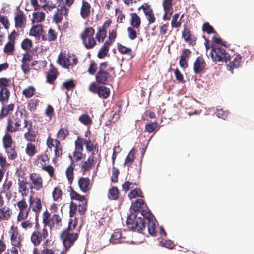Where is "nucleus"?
<instances>
[{"mask_svg": "<svg viewBox=\"0 0 254 254\" xmlns=\"http://www.w3.org/2000/svg\"><path fill=\"white\" fill-rule=\"evenodd\" d=\"M24 121L29 120L24 118L22 111L17 110L13 115L8 117L5 131L9 133H14L24 130Z\"/></svg>", "mask_w": 254, "mask_h": 254, "instance_id": "f257e3e1", "label": "nucleus"}, {"mask_svg": "<svg viewBox=\"0 0 254 254\" xmlns=\"http://www.w3.org/2000/svg\"><path fill=\"white\" fill-rule=\"evenodd\" d=\"M49 233L46 227H40L39 224L37 221L35 223L34 230L32 232L30 237L31 243L35 247L39 246L42 242L44 245H47L48 242V237Z\"/></svg>", "mask_w": 254, "mask_h": 254, "instance_id": "f03ea898", "label": "nucleus"}, {"mask_svg": "<svg viewBox=\"0 0 254 254\" xmlns=\"http://www.w3.org/2000/svg\"><path fill=\"white\" fill-rule=\"evenodd\" d=\"M108 66V62H103L100 64L98 71L95 76L96 83L99 84L108 85L113 80V77L110 73L114 68H109L107 70Z\"/></svg>", "mask_w": 254, "mask_h": 254, "instance_id": "7ed1b4c3", "label": "nucleus"}, {"mask_svg": "<svg viewBox=\"0 0 254 254\" xmlns=\"http://www.w3.org/2000/svg\"><path fill=\"white\" fill-rule=\"evenodd\" d=\"M42 223L44 227H49L51 230L59 229L62 226V219L58 214H53L51 215L46 210L42 214Z\"/></svg>", "mask_w": 254, "mask_h": 254, "instance_id": "20e7f679", "label": "nucleus"}, {"mask_svg": "<svg viewBox=\"0 0 254 254\" xmlns=\"http://www.w3.org/2000/svg\"><path fill=\"white\" fill-rule=\"evenodd\" d=\"M71 226H68L60 234V239L65 248L66 251L69 249L74 245L78 238V232H72Z\"/></svg>", "mask_w": 254, "mask_h": 254, "instance_id": "39448f33", "label": "nucleus"}, {"mask_svg": "<svg viewBox=\"0 0 254 254\" xmlns=\"http://www.w3.org/2000/svg\"><path fill=\"white\" fill-rule=\"evenodd\" d=\"M126 225L129 229L139 233H143V230L146 228L145 220L140 217H138L137 214L135 213L128 216Z\"/></svg>", "mask_w": 254, "mask_h": 254, "instance_id": "423d86ee", "label": "nucleus"}, {"mask_svg": "<svg viewBox=\"0 0 254 254\" xmlns=\"http://www.w3.org/2000/svg\"><path fill=\"white\" fill-rule=\"evenodd\" d=\"M210 55L213 61L215 62H226L230 58L225 48L214 44L211 47Z\"/></svg>", "mask_w": 254, "mask_h": 254, "instance_id": "0eeeda50", "label": "nucleus"}, {"mask_svg": "<svg viewBox=\"0 0 254 254\" xmlns=\"http://www.w3.org/2000/svg\"><path fill=\"white\" fill-rule=\"evenodd\" d=\"M11 80L5 77L0 78V102L4 105L6 104L10 96L9 87H11Z\"/></svg>", "mask_w": 254, "mask_h": 254, "instance_id": "6e6552de", "label": "nucleus"}, {"mask_svg": "<svg viewBox=\"0 0 254 254\" xmlns=\"http://www.w3.org/2000/svg\"><path fill=\"white\" fill-rule=\"evenodd\" d=\"M57 62L62 67L68 68L69 66H74L78 62V59L74 55H68L66 57L65 53L61 52L58 56Z\"/></svg>", "mask_w": 254, "mask_h": 254, "instance_id": "1a4fd4ad", "label": "nucleus"}, {"mask_svg": "<svg viewBox=\"0 0 254 254\" xmlns=\"http://www.w3.org/2000/svg\"><path fill=\"white\" fill-rule=\"evenodd\" d=\"M29 189L39 191L44 188V182L42 176L38 173L33 172L29 174Z\"/></svg>", "mask_w": 254, "mask_h": 254, "instance_id": "9d476101", "label": "nucleus"}, {"mask_svg": "<svg viewBox=\"0 0 254 254\" xmlns=\"http://www.w3.org/2000/svg\"><path fill=\"white\" fill-rule=\"evenodd\" d=\"M9 234L10 235V240L11 244L13 247H17L20 250L22 246L23 238L20 234L18 227L16 226H11Z\"/></svg>", "mask_w": 254, "mask_h": 254, "instance_id": "9b49d317", "label": "nucleus"}, {"mask_svg": "<svg viewBox=\"0 0 254 254\" xmlns=\"http://www.w3.org/2000/svg\"><path fill=\"white\" fill-rule=\"evenodd\" d=\"M46 144L48 148L51 150L52 147H54V159L58 158H62L63 155V146L60 140L57 139H53L49 136L46 141Z\"/></svg>", "mask_w": 254, "mask_h": 254, "instance_id": "f8f14e48", "label": "nucleus"}, {"mask_svg": "<svg viewBox=\"0 0 254 254\" xmlns=\"http://www.w3.org/2000/svg\"><path fill=\"white\" fill-rule=\"evenodd\" d=\"M17 206L19 211L17 216V221L20 222L27 219L30 211V206L28 207L26 200L23 198L18 201Z\"/></svg>", "mask_w": 254, "mask_h": 254, "instance_id": "ddd939ff", "label": "nucleus"}, {"mask_svg": "<svg viewBox=\"0 0 254 254\" xmlns=\"http://www.w3.org/2000/svg\"><path fill=\"white\" fill-rule=\"evenodd\" d=\"M142 9L148 22L149 24L154 23L156 21V17L151 5L148 3H143L138 8V10Z\"/></svg>", "mask_w": 254, "mask_h": 254, "instance_id": "4468645a", "label": "nucleus"}, {"mask_svg": "<svg viewBox=\"0 0 254 254\" xmlns=\"http://www.w3.org/2000/svg\"><path fill=\"white\" fill-rule=\"evenodd\" d=\"M25 128L27 129L24 134V138L25 139L31 142H34L36 140V134L34 133L32 127L33 123L31 121H24Z\"/></svg>", "mask_w": 254, "mask_h": 254, "instance_id": "2eb2a0df", "label": "nucleus"}, {"mask_svg": "<svg viewBox=\"0 0 254 254\" xmlns=\"http://www.w3.org/2000/svg\"><path fill=\"white\" fill-rule=\"evenodd\" d=\"M206 63L202 56H198L193 63V71L195 74H201L205 72Z\"/></svg>", "mask_w": 254, "mask_h": 254, "instance_id": "dca6fc26", "label": "nucleus"}, {"mask_svg": "<svg viewBox=\"0 0 254 254\" xmlns=\"http://www.w3.org/2000/svg\"><path fill=\"white\" fill-rule=\"evenodd\" d=\"M32 60V56L28 53L23 54L21 60V68L25 74H28L31 70L30 62Z\"/></svg>", "mask_w": 254, "mask_h": 254, "instance_id": "f3484780", "label": "nucleus"}, {"mask_svg": "<svg viewBox=\"0 0 254 254\" xmlns=\"http://www.w3.org/2000/svg\"><path fill=\"white\" fill-rule=\"evenodd\" d=\"M182 37L184 40L190 45L195 44L196 37L191 33V31L186 24L184 25V30L182 32Z\"/></svg>", "mask_w": 254, "mask_h": 254, "instance_id": "a211bd4d", "label": "nucleus"}, {"mask_svg": "<svg viewBox=\"0 0 254 254\" xmlns=\"http://www.w3.org/2000/svg\"><path fill=\"white\" fill-rule=\"evenodd\" d=\"M86 149L88 152H91L92 156H94L98 152L99 145L94 140L92 141L90 138L84 140Z\"/></svg>", "mask_w": 254, "mask_h": 254, "instance_id": "6ab92c4d", "label": "nucleus"}, {"mask_svg": "<svg viewBox=\"0 0 254 254\" xmlns=\"http://www.w3.org/2000/svg\"><path fill=\"white\" fill-rule=\"evenodd\" d=\"M78 183L81 190L84 193L89 192L92 185L88 177H81Z\"/></svg>", "mask_w": 254, "mask_h": 254, "instance_id": "aec40b11", "label": "nucleus"}, {"mask_svg": "<svg viewBox=\"0 0 254 254\" xmlns=\"http://www.w3.org/2000/svg\"><path fill=\"white\" fill-rule=\"evenodd\" d=\"M91 6L87 1L83 0L80 10V14L84 19L88 18L91 14Z\"/></svg>", "mask_w": 254, "mask_h": 254, "instance_id": "412c9836", "label": "nucleus"}, {"mask_svg": "<svg viewBox=\"0 0 254 254\" xmlns=\"http://www.w3.org/2000/svg\"><path fill=\"white\" fill-rule=\"evenodd\" d=\"M15 25L16 28H24L26 23V17L23 11H19L14 18Z\"/></svg>", "mask_w": 254, "mask_h": 254, "instance_id": "4be33fe9", "label": "nucleus"}, {"mask_svg": "<svg viewBox=\"0 0 254 254\" xmlns=\"http://www.w3.org/2000/svg\"><path fill=\"white\" fill-rule=\"evenodd\" d=\"M30 208L36 213V216L39 214L42 210V205L41 200L39 198H29Z\"/></svg>", "mask_w": 254, "mask_h": 254, "instance_id": "5701e85b", "label": "nucleus"}, {"mask_svg": "<svg viewBox=\"0 0 254 254\" xmlns=\"http://www.w3.org/2000/svg\"><path fill=\"white\" fill-rule=\"evenodd\" d=\"M12 211L9 207L3 206L0 207V222L8 221L11 217Z\"/></svg>", "mask_w": 254, "mask_h": 254, "instance_id": "b1692460", "label": "nucleus"}, {"mask_svg": "<svg viewBox=\"0 0 254 254\" xmlns=\"http://www.w3.org/2000/svg\"><path fill=\"white\" fill-rule=\"evenodd\" d=\"M15 107V105L14 103L3 105L0 112V120H2L11 114L14 110Z\"/></svg>", "mask_w": 254, "mask_h": 254, "instance_id": "393cba45", "label": "nucleus"}, {"mask_svg": "<svg viewBox=\"0 0 254 254\" xmlns=\"http://www.w3.org/2000/svg\"><path fill=\"white\" fill-rule=\"evenodd\" d=\"M29 185V183L27 181L26 179L18 180V192L23 196H27L29 193V188L27 185Z\"/></svg>", "mask_w": 254, "mask_h": 254, "instance_id": "a878e982", "label": "nucleus"}, {"mask_svg": "<svg viewBox=\"0 0 254 254\" xmlns=\"http://www.w3.org/2000/svg\"><path fill=\"white\" fill-rule=\"evenodd\" d=\"M96 164L95 157L94 156H90L87 160L84 161L81 165V170L84 173L90 170Z\"/></svg>", "mask_w": 254, "mask_h": 254, "instance_id": "bb28decb", "label": "nucleus"}, {"mask_svg": "<svg viewBox=\"0 0 254 254\" xmlns=\"http://www.w3.org/2000/svg\"><path fill=\"white\" fill-rule=\"evenodd\" d=\"M130 24L131 26L136 28L139 31L140 27L141 24V19L140 16L136 13H131L130 14Z\"/></svg>", "mask_w": 254, "mask_h": 254, "instance_id": "cd10ccee", "label": "nucleus"}, {"mask_svg": "<svg viewBox=\"0 0 254 254\" xmlns=\"http://www.w3.org/2000/svg\"><path fill=\"white\" fill-rule=\"evenodd\" d=\"M57 69L52 64L50 65V68L47 75V82L50 84H53L56 79L58 75Z\"/></svg>", "mask_w": 254, "mask_h": 254, "instance_id": "c85d7f7f", "label": "nucleus"}, {"mask_svg": "<svg viewBox=\"0 0 254 254\" xmlns=\"http://www.w3.org/2000/svg\"><path fill=\"white\" fill-rule=\"evenodd\" d=\"M112 44V42H109L108 41L104 43L98 53L97 56L99 58L102 59L107 55L110 46Z\"/></svg>", "mask_w": 254, "mask_h": 254, "instance_id": "c756f323", "label": "nucleus"}, {"mask_svg": "<svg viewBox=\"0 0 254 254\" xmlns=\"http://www.w3.org/2000/svg\"><path fill=\"white\" fill-rule=\"evenodd\" d=\"M241 61V56L240 55H237L232 61L229 62L227 66V69L233 73V69L239 66Z\"/></svg>", "mask_w": 254, "mask_h": 254, "instance_id": "7c9ffc66", "label": "nucleus"}, {"mask_svg": "<svg viewBox=\"0 0 254 254\" xmlns=\"http://www.w3.org/2000/svg\"><path fill=\"white\" fill-rule=\"evenodd\" d=\"M76 205L78 207V212L80 215H83L85 213V211L87 210V200L85 198L83 197V199H81L79 201H77L76 202H74Z\"/></svg>", "mask_w": 254, "mask_h": 254, "instance_id": "2f4dec72", "label": "nucleus"}, {"mask_svg": "<svg viewBox=\"0 0 254 254\" xmlns=\"http://www.w3.org/2000/svg\"><path fill=\"white\" fill-rule=\"evenodd\" d=\"M13 144V140L11 135L9 133V132H7L6 131L5 135L2 137V144L3 148L5 149L11 148V147L12 146Z\"/></svg>", "mask_w": 254, "mask_h": 254, "instance_id": "473e14b6", "label": "nucleus"}, {"mask_svg": "<svg viewBox=\"0 0 254 254\" xmlns=\"http://www.w3.org/2000/svg\"><path fill=\"white\" fill-rule=\"evenodd\" d=\"M43 29L41 25H37L32 26L30 30V35L39 38L43 34Z\"/></svg>", "mask_w": 254, "mask_h": 254, "instance_id": "72a5a7b5", "label": "nucleus"}, {"mask_svg": "<svg viewBox=\"0 0 254 254\" xmlns=\"http://www.w3.org/2000/svg\"><path fill=\"white\" fill-rule=\"evenodd\" d=\"M57 37V33L53 29L50 28L48 30L47 35L43 34L41 39L43 41H48L49 42L55 41Z\"/></svg>", "mask_w": 254, "mask_h": 254, "instance_id": "f704fd0d", "label": "nucleus"}, {"mask_svg": "<svg viewBox=\"0 0 254 254\" xmlns=\"http://www.w3.org/2000/svg\"><path fill=\"white\" fill-rule=\"evenodd\" d=\"M49 161V158L46 155H38L36 156L35 163L37 166L42 168L46 165Z\"/></svg>", "mask_w": 254, "mask_h": 254, "instance_id": "c9c22d12", "label": "nucleus"}, {"mask_svg": "<svg viewBox=\"0 0 254 254\" xmlns=\"http://www.w3.org/2000/svg\"><path fill=\"white\" fill-rule=\"evenodd\" d=\"M122 239L123 238L122 237V233L121 230L117 229L112 234L110 239V242L113 244H116L122 242Z\"/></svg>", "mask_w": 254, "mask_h": 254, "instance_id": "e433bc0d", "label": "nucleus"}, {"mask_svg": "<svg viewBox=\"0 0 254 254\" xmlns=\"http://www.w3.org/2000/svg\"><path fill=\"white\" fill-rule=\"evenodd\" d=\"M99 97L102 99H107L110 95L109 88L103 85L99 86V90L97 93Z\"/></svg>", "mask_w": 254, "mask_h": 254, "instance_id": "4c0bfd02", "label": "nucleus"}, {"mask_svg": "<svg viewBox=\"0 0 254 254\" xmlns=\"http://www.w3.org/2000/svg\"><path fill=\"white\" fill-rule=\"evenodd\" d=\"M95 30L92 27H87L81 33L80 37L82 41H85L88 38L93 36Z\"/></svg>", "mask_w": 254, "mask_h": 254, "instance_id": "58836bf2", "label": "nucleus"}, {"mask_svg": "<svg viewBox=\"0 0 254 254\" xmlns=\"http://www.w3.org/2000/svg\"><path fill=\"white\" fill-rule=\"evenodd\" d=\"M135 153V150L133 148L125 160L124 164L125 165L129 167L132 165L134 160Z\"/></svg>", "mask_w": 254, "mask_h": 254, "instance_id": "ea45409f", "label": "nucleus"}, {"mask_svg": "<svg viewBox=\"0 0 254 254\" xmlns=\"http://www.w3.org/2000/svg\"><path fill=\"white\" fill-rule=\"evenodd\" d=\"M108 196L110 199L113 200H116L118 199L119 192L117 187L113 186L109 190Z\"/></svg>", "mask_w": 254, "mask_h": 254, "instance_id": "a19ab883", "label": "nucleus"}, {"mask_svg": "<svg viewBox=\"0 0 254 254\" xmlns=\"http://www.w3.org/2000/svg\"><path fill=\"white\" fill-rule=\"evenodd\" d=\"M83 150H74V151L73 153V157L71 155H69L68 157L71 160V162L72 164H74V162H78L82 159L83 158Z\"/></svg>", "mask_w": 254, "mask_h": 254, "instance_id": "79ce46f5", "label": "nucleus"}, {"mask_svg": "<svg viewBox=\"0 0 254 254\" xmlns=\"http://www.w3.org/2000/svg\"><path fill=\"white\" fill-rule=\"evenodd\" d=\"M162 5L164 11L170 14H173V0H163Z\"/></svg>", "mask_w": 254, "mask_h": 254, "instance_id": "37998d69", "label": "nucleus"}, {"mask_svg": "<svg viewBox=\"0 0 254 254\" xmlns=\"http://www.w3.org/2000/svg\"><path fill=\"white\" fill-rule=\"evenodd\" d=\"M69 131L65 128H61L57 134V139L60 141H63L65 139L66 137L69 135Z\"/></svg>", "mask_w": 254, "mask_h": 254, "instance_id": "c03bdc74", "label": "nucleus"}, {"mask_svg": "<svg viewBox=\"0 0 254 254\" xmlns=\"http://www.w3.org/2000/svg\"><path fill=\"white\" fill-rule=\"evenodd\" d=\"M157 225V222L155 220H153L148 222V232L152 236H156V227Z\"/></svg>", "mask_w": 254, "mask_h": 254, "instance_id": "a18cd8bd", "label": "nucleus"}, {"mask_svg": "<svg viewBox=\"0 0 254 254\" xmlns=\"http://www.w3.org/2000/svg\"><path fill=\"white\" fill-rule=\"evenodd\" d=\"M75 166V164H71V165L68 167L66 170V176L70 184H72L74 179L73 170Z\"/></svg>", "mask_w": 254, "mask_h": 254, "instance_id": "49530a36", "label": "nucleus"}, {"mask_svg": "<svg viewBox=\"0 0 254 254\" xmlns=\"http://www.w3.org/2000/svg\"><path fill=\"white\" fill-rule=\"evenodd\" d=\"M78 120L82 124L87 126H90L92 124V120L87 114L81 115Z\"/></svg>", "mask_w": 254, "mask_h": 254, "instance_id": "de8ad7c7", "label": "nucleus"}, {"mask_svg": "<svg viewBox=\"0 0 254 254\" xmlns=\"http://www.w3.org/2000/svg\"><path fill=\"white\" fill-rule=\"evenodd\" d=\"M25 152L29 156L33 157L37 153V151L34 144L28 143L26 145Z\"/></svg>", "mask_w": 254, "mask_h": 254, "instance_id": "09e8293b", "label": "nucleus"}, {"mask_svg": "<svg viewBox=\"0 0 254 254\" xmlns=\"http://www.w3.org/2000/svg\"><path fill=\"white\" fill-rule=\"evenodd\" d=\"M45 14L43 12H36L33 13V19L32 22L33 23L35 22H40L45 19Z\"/></svg>", "mask_w": 254, "mask_h": 254, "instance_id": "8fccbe9b", "label": "nucleus"}, {"mask_svg": "<svg viewBox=\"0 0 254 254\" xmlns=\"http://www.w3.org/2000/svg\"><path fill=\"white\" fill-rule=\"evenodd\" d=\"M5 152L7 154V156L9 159L10 160H15L18 157L17 152L15 149V147L9 148H7V149H5Z\"/></svg>", "mask_w": 254, "mask_h": 254, "instance_id": "3c124183", "label": "nucleus"}, {"mask_svg": "<svg viewBox=\"0 0 254 254\" xmlns=\"http://www.w3.org/2000/svg\"><path fill=\"white\" fill-rule=\"evenodd\" d=\"M127 31L128 32V37L130 40H133L137 37L138 32L139 31L136 28L129 26L127 28Z\"/></svg>", "mask_w": 254, "mask_h": 254, "instance_id": "603ef678", "label": "nucleus"}, {"mask_svg": "<svg viewBox=\"0 0 254 254\" xmlns=\"http://www.w3.org/2000/svg\"><path fill=\"white\" fill-rule=\"evenodd\" d=\"M158 126V124L157 122L147 123L145 125V131L149 133H152L156 130Z\"/></svg>", "mask_w": 254, "mask_h": 254, "instance_id": "864d4df0", "label": "nucleus"}, {"mask_svg": "<svg viewBox=\"0 0 254 254\" xmlns=\"http://www.w3.org/2000/svg\"><path fill=\"white\" fill-rule=\"evenodd\" d=\"M35 92V88L33 86H29L23 90L22 94L26 98H30L34 95Z\"/></svg>", "mask_w": 254, "mask_h": 254, "instance_id": "5fc2aeb1", "label": "nucleus"}, {"mask_svg": "<svg viewBox=\"0 0 254 254\" xmlns=\"http://www.w3.org/2000/svg\"><path fill=\"white\" fill-rule=\"evenodd\" d=\"M130 199H133L136 197H143L141 190L139 188H135L132 190L128 194Z\"/></svg>", "mask_w": 254, "mask_h": 254, "instance_id": "6e6d98bb", "label": "nucleus"}, {"mask_svg": "<svg viewBox=\"0 0 254 254\" xmlns=\"http://www.w3.org/2000/svg\"><path fill=\"white\" fill-rule=\"evenodd\" d=\"M83 43L85 47L88 49L93 48L96 44V42L93 36L87 38V40L83 41Z\"/></svg>", "mask_w": 254, "mask_h": 254, "instance_id": "4d7b16f0", "label": "nucleus"}, {"mask_svg": "<svg viewBox=\"0 0 254 254\" xmlns=\"http://www.w3.org/2000/svg\"><path fill=\"white\" fill-rule=\"evenodd\" d=\"M62 191L61 189L58 187H55L52 192V196L54 201H58L62 198Z\"/></svg>", "mask_w": 254, "mask_h": 254, "instance_id": "13d9d810", "label": "nucleus"}, {"mask_svg": "<svg viewBox=\"0 0 254 254\" xmlns=\"http://www.w3.org/2000/svg\"><path fill=\"white\" fill-rule=\"evenodd\" d=\"M21 223V228L25 231L31 229L33 227L34 223L32 222L30 220H22Z\"/></svg>", "mask_w": 254, "mask_h": 254, "instance_id": "bf43d9fd", "label": "nucleus"}, {"mask_svg": "<svg viewBox=\"0 0 254 254\" xmlns=\"http://www.w3.org/2000/svg\"><path fill=\"white\" fill-rule=\"evenodd\" d=\"M144 204V201L143 199H137L132 206V208L134 210V213H136L139 211Z\"/></svg>", "mask_w": 254, "mask_h": 254, "instance_id": "052dcab7", "label": "nucleus"}, {"mask_svg": "<svg viewBox=\"0 0 254 254\" xmlns=\"http://www.w3.org/2000/svg\"><path fill=\"white\" fill-rule=\"evenodd\" d=\"M202 30L203 31L206 32L208 34L212 33H217L216 31H215L214 28L211 25H210L208 22L204 23L203 24Z\"/></svg>", "mask_w": 254, "mask_h": 254, "instance_id": "680f3d73", "label": "nucleus"}, {"mask_svg": "<svg viewBox=\"0 0 254 254\" xmlns=\"http://www.w3.org/2000/svg\"><path fill=\"white\" fill-rule=\"evenodd\" d=\"M141 214L143 216V219L145 220V222L146 220H147V222L151 221V220H154V217L150 211H147L145 210H142Z\"/></svg>", "mask_w": 254, "mask_h": 254, "instance_id": "e2e57ef3", "label": "nucleus"}, {"mask_svg": "<svg viewBox=\"0 0 254 254\" xmlns=\"http://www.w3.org/2000/svg\"><path fill=\"white\" fill-rule=\"evenodd\" d=\"M141 214L143 216V219L145 220V222L146 220H147V222L151 221V220H154V217L150 211H147L145 210H142Z\"/></svg>", "mask_w": 254, "mask_h": 254, "instance_id": "0e129e2a", "label": "nucleus"}, {"mask_svg": "<svg viewBox=\"0 0 254 254\" xmlns=\"http://www.w3.org/2000/svg\"><path fill=\"white\" fill-rule=\"evenodd\" d=\"M33 44L31 40L28 38L24 39L21 44V48L24 50H28L32 47Z\"/></svg>", "mask_w": 254, "mask_h": 254, "instance_id": "69168bd1", "label": "nucleus"}, {"mask_svg": "<svg viewBox=\"0 0 254 254\" xmlns=\"http://www.w3.org/2000/svg\"><path fill=\"white\" fill-rule=\"evenodd\" d=\"M85 138L78 137L75 141V150H83V144Z\"/></svg>", "mask_w": 254, "mask_h": 254, "instance_id": "338daca9", "label": "nucleus"}, {"mask_svg": "<svg viewBox=\"0 0 254 254\" xmlns=\"http://www.w3.org/2000/svg\"><path fill=\"white\" fill-rule=\"evenodd\" d=\"M15 50V43L8 41L4 47L5 53L11 54Z\"/></svg>", "mask_w": 254, "mask_h": 254, "instance_id": "774afa93", "label": "nucleus"}]
</instances>
